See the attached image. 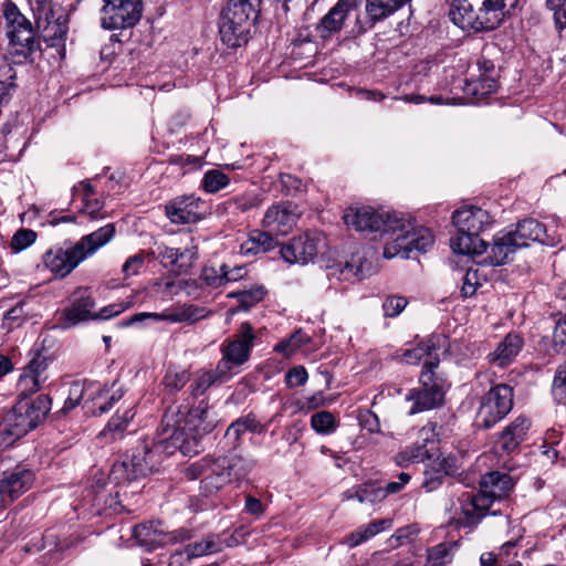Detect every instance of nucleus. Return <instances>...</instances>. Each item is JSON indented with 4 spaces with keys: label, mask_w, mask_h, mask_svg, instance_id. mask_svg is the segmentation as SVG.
I'll list each match as a JSON object with an SVG mask.
<instances>
[{
    "label": "nucleus",
    "mask_w": 566,
    "mask_h": 566,
    "mask_svg": "<svg viewBox=\"0 0 566 566\" xmlns=\"http://www.w3.org/2000/svg\"><path fill=\"white\" fill-rule=\"evenodd\" d=\"M553 395L558 401L566 398V361L556 370L553 381Z\"/></svg>",
    "instance_id": "obj_57"
},
{
    "label": "nucleus",
    "mask_w": 566,
    "mask_h": 566,
    "mask_svg": "<svg viewBox=\"0 0 566 566\" xmlns=\"http://www.w3.org/2000/svg\"><path fill=\"white\" fill-rule=\"evenodd\" d=\"M171 409L178 412L176 417V428L182 430L187 446H191V442L196 443L195 436H201L212 431L218 422L207 400L199 401L196 407L188 411L185 419L184 413L180 412L178 407H169L165 415Z\"/></svg>",
    "instance_id": "obj_16"
},
{
    "label": "nucleus",
    "mask_w": 566,
    "mask_h": 566,
    "mask_svg": "<svg viewBox=\"0 0 566 566\" xmlns=\"http://www.w3.org/2000/svg\"><path fill=\"white\" fill-rule=\"evenodd\" d=\"M226 462L227 472H229L230 480H242L253 469L254 461L243 458L241 455L220 457Z\"/></svg>",
    "instance_id": "obj_41"
},
{
    "label": "nucleus",
    "mask_w": 566,
    "mask_h": 566,
    "mask_svg": "<svg viewBox=\"0 0 566 566\" xmlns=\"http://www.w3.org/2000/svg\"><path fill=\"white\" fill-rule=\"evenodd\" d=\"M255 339L256 333L251 323H241L235 334L221 344L222 357L218 361L219 375L226 377L235 375V369L249 361Z\"/></svg>",
    "instance_id": "obj_8"
},
{
    "label": "nucleus",
    "mask_w": 566,
    "mask_h": 566,
    "mask_svg": "<svg viewBox=\"0 0 566 566\" xmlns=\"http://www.w3.org/2000/svg\"><path fill=\"white\" fill-rule=\"evenodd\" d=\"M265 290L262 286H255L250 290H244L231 293L230 296L239 300L240 306L248 310L263 300Z\"/></svg>",
    "instance_id": "obj_50"
},
{
    "label": "nucleus",
    "mask_w": 566,
    "mask_h": 566,
    "mask_svg": "<svg viewBox=\"0 0 566 566\" xmlns=\"http://www.w3.org/2000/svg\"><path fill=\"white\" fill-rule=\"evenodd\" d=\"M190 375L187 370H167L163 385L169 394L179 391L189 381Z\"/></svg>",
    "instance_id": "obj_48"
},
{
    "label": "nucleus",
    "mask_w": 566,
    "mask_h": 566,
    "mask_svg": "<svg viewBox=\"0 0 566 566\" xmlns=\"http://www.w3.org/2000/svg\"><path fill=\"white\" fill-rule=\"evenodd\" d=\"M400 213L396 211L380 212L370 207H349L345 210L343 220L346 226L357 231L380 232V237L386 245L391 237L387 231L389 223L394 216Z\"/></svg>",
    "instance_id": "obj_15"
},
{
    "label": "nucleus",
    "mask_w": 566,
    "mask_h": 566,
    "mask_svg": "<svg viewBox=\"0 0 566 566\" xmlns=\"http://www.w3.org/2000/svg\"><path fill=\"white\" fill-rule=\"evenodd\" d=\"M180 242L182 243L180 247L158 244L151 254L169 271L186 274L198 259V244L189 233H186Z\"/></svg>",
    "instance_id": "obj_12"
},
{
    "label": "nucleus",
    "mask_w": 566,
    "mask_h": 566,
    "mask_svg": "<svg viewBox=\"0 0 566 566\" xmlns=\"http://www.w3.org/2000/svg\"><path fill=\"white\" fill-rule=\"evenodd\" d=\"M76 192L82 193L83 208L82 212L88 214L92 219L102 218L101 210L103 208V202L98 199H92L91 196L94 195V189L90 182L82 181L77 187L74 188Z\"/></svg>",
    "instance_id": "obj_40"
},
{
    "label": "nucleus",
    "mask_w": 566,
    "mask_h": 566,
    "mask_svg": "<svg viewBox=\"0 0 566 566\" xmlns=\"http://www.w3.org/2000/svg\"><path fill=\"white\" fill-rule=\"evenodd\" d=\"M495 90L496 82L491 77L480 76L476 80H465L462 87V104H476Z\"/></svg>",
    "instance_id": "obj_31"
},
{
    "label": "nucleus",
    "mask_w": 566,
    "mask_h": 566,
    "mask_svg": "<svg viewBox=\"0 0 566 566\" xmlns=\"http://www.w3.org/2000/svg\"><path fill=\"white\" fill-rule=\"evenodd\" d=\"M34 481V473L21 465L6 470L0 475V504L6 506L27 492Z\"/></svg>",
    "instance_id": "obj_20"
},
{
    "label": "nucleus",
    "mask_w": 566,
    "mask_h": 566,
    "mask_svg": "<svg viewBox=\"0 0 566 566\" xmlns=\"http://www.w3.org/2000/svg\"><path fill=\"white\" fill-rule=\"evenodd\" d=\"M327 276L338 281L352 282L361 280L365 276L364 265L360 258L353 256L350 261L339 262L327 266Z\"/></svg>",
    "instance_id": "obj_34"
},
{
    "label": "nucleus",
    "mask_w": 566,
    "mask_h": 566,
    "mask_svg": "<svg viewBox=\"0 0 566 566\" xmlns=\"http://www.w3.org/2000/svg\"><path fill=\"white\" fill-rule=\"evenodd\" d=\"M135 415L134 407L126 408L123 412L117 411L99 432V438L105 439L106 442H114L122 439L128 423L134 419Z\"/></svg>",
    "instance_id": "obj_32"
},
{
    "label": "nucleus",
    "mask_w": 566,
    "mask_h": 566,
    "mask_svg": "<svg viewBox=\"0 0 566 566\" xmlns=\"http://www.w3.org/2000/svg\"><path fill=\"white\" fill-rule=\"evenodd\" d=\"M24 305L25 303L21 301L4 313L1 325L3 329L12 331L23 324L27 318Z\"/></svg>",
    "instance_id": "obj_47"
},
{
    "label": "nucleus",
    "mask_w": 566,
    "mask_h": 566,
    "mask_svg": "<svg viewBox=\"0 0 566 566\" xmlns=\"http://www.w3.org/2000/svg\"><path fill=\"white\" fill-rule=\"evenodd\" d=\"M277 245V241L269 232L254 230L240 245V253L243 255H255L268 252Z\"/></svg>",
    "instance_id": "obj_33"
},
{
    "label": "nucleus",
    "mask_w": 566,
    "mask_h": 566,
    "mask_svg": "<svg viewBox=\"0 0 566 566\" xmlns=\"http://www.w3.org/2000/svg\"><path fill=\"white\" fill-rule=\"evenodd\" d=\"M255 12L250 0H228L219 17V34L229 48L248 43Z\"/></svg>",
    "instance_id": "obj_5"
},
{
    "label": "nucleus",
    "mask_w": 566,
    "mask_h": 566,
    "mask_svg": "<svg viewBox=\"0 0 566 566\" xmlns=\"http://www.w3.org/2000/svg\"><path fill=\"white\" fill-rule=\"evenodd\" d=\"M46 369H48V358L45 356L38 354L24 367L23 371H25L28 375H31L32 377L39 379L40 381L44 382L48 379Z\"/></svg>",
    "instance_id": "obj_53"
},
{
    "label": "nucleus",
    "mask_w": 566,
    "mask_h": 566,
    "mask_svg": "<svg viewBox=\"0 0 566 566\" xmlns=\"http://www.w3.org/2000/svg\"><path fill=\"white\" fill-rule=\"evenodd\" d=\"M50 3L51 0L39 1L40 7L38 9V18L39 20L44 19V21L46 22L45 30L49 32V34L53 35L56 39H62L65 36L67 32V27L64 21L61 22V18L53 20L54 14Z\"/></svg>",
    "instance_id": "obj_38"
},
{
    "label": "nucleus",
    "mask_w": 566,
    "mask_h": 566,
    "mask_svg": "<svg viewBox=\"0 0 566 566\" xmlns=\"http://www.w3.org/2000/svg\"><path fill=\"white\" fill-rule=\"evenodd\" d=\"M387 231L391 237L384 245L386 259H408L412 251L427 252L434 242L430 229L417 227L415 220L402 212L392 217Z\"/></svg>",
    "instance_id": "obj_4"
},
{
    "label": "nucleus",
    "mask_w": 566,
    "mask_h": 566,
    "mask_svg": "<svg viewBox=\"0 0 566 566\" xmlns=\"http://www.w3.org/2000/svg\"><path fill=\"white\" fill-rule=\"evenodd\" d=\"M114 235L115 227L114 224L108 223L104 227H101L96 231L82 237L75 243V247L77 248V252L84 261L87 258L94 255L101 248L112 241Z\"/></svg>",
    "instance_id": "obj_28"
},
{
    "label": "nucleus",
    "mask_w": 566,
    "mask_h": 566,
    "mask_svg": "<svg viewBox=\"0 0 566 566\" xmlns=\"http://www.w3.org/2000/svg\"><path fill=\"white\" fill-rule=\"evenodd\" d=\"M35 239L36 233L33 230L20 229L12 237L11 249L17 252L22 251L34 243Z\"/></svg>",
    "instance_id": "obj_54"
},
{
    "label": "nucleus",
    "mask_w": 566,
    "mask_h": 566,
    "mask_svg": "<svg viewBox=\"0 0 566 566\" xmlns=\"http://www.w3.org/2000/svg\"><path fill=\"white\" fill-rule=\"evenodd\" d=\"M407 306V300L402 296H389L382 304L384 315L395 317L399 315Z\"/></svg>",
    "instance_id": "obj_58"
},
{
    "label": "nucleus",
    "mask_w": 566,
    "mask_h": 566,
    "mask_svg": "<svg viewBox=\"0 0 566 566\" xmlns=\"http://www.w3.org/2000/svg\"><path fill=\"white\" fill-rule=\"evenodd\" d=\"M221 549V542L216 535H208L202 541L189 544L185 552L189 558H196L203 555L217 553Z\"/></svg>",
    "instance_id": "obj_42"
},
{
    "label": "nucleus",
    "mask_w": 566,
    "mask_h": 566,
    "mask_svg": "<svg viewBox=\"0 0 566 566\" xmlns=\"http://www.w3.org/2000/svg\"><path fill=\"white\" fill-rule=\"evenodd\" d=\"M311 427L319 434H329L337 428L334 415L329 411H319L311 417Z\"/></svg>",
    "instance_id": "obj_44"
},
{
    "label": "nucleus",
    "mask_w": 566,
    "mask_h": 566,
    "mask_svg": "<svg viewBox=\"0 0 566 566\" xmlns=\"http://www.w3.org/2000/svg\"><path fill=\"white\" fill-rule=\"evenodd\" d=\"M531 422L523 416L516 417L500 434L499 444L501 449L510 453L515 450L525 439Z\"/></svg>",
    "instance_id": "obj_29"
},
{
    "label": "nucleus",
    "mask_w": 566,
    "mask_h": 566,
    "mask_svg": "<svg viewBox=\"0 0 566 566\" xmlns=\"http://www.w3.org/2000/svg\"><path fill=\"white\" fill-rule=\"evenodd\" d=\"M189 480L201 479V491L211 495L231 482L226 462L221 458L206 457L186 468Z\"/></svg>",
    "instance_id": "obj_13"
},
{
    "label": "nucleus",
    "mask_w": 566,
    "mask_h": 566,
    "mask_svg": "<svg viewBox=\"0 0 566 566\" xmlns=\"http://www.w3.org/2000/svg\"><path fill=\"white\" fill-rule=\"evenodd\" d=\"M326 248V239L319 232H306L293 238L280 250L282 258L290 264H308Z\"/></svg>",
    "instance_id": "obj_17"
},
{
    "label": "nucleus",
    "mask_w": 566,
    "mask_h": 566,
    "mask_svg": "<svg viewBox=\"0 0 566 566\" xmlns=\"http://www.w3.org/2000/svg\"><path fill=\"white\" fill-rule=\"evenodd\" d=\"M308 379V374L303 366L291 368L285 375V382L289 387L303 386Z\"/></svg>",
    "instance_id": "obj_62"
},
{
    "label": "nucleus",
    "mask_w": 566,
    "mask_h": 566,
    "mask_svg": "<svg viewBox=\"0 0 566 566\" xmlns=\"http://www.w3.org/2000/svg\"><path fill=\"white\" fill-rule=\"evenodd\" d=\"M231 377L221 376L218 373V365L212 371H205L200 374L195 384L191 385L192 394L195 396L202 395L208 388H210L216 381H227Z\"/></svg>",
    "instance_id": "obj_45"
},
{
    "label": "nucleus",
    "mask_w": 566,
    "mask_h": 566,
    "mask_svg": "<svg viewBox=\"0 0 566 566\" xmlns=\"http://www.w3.org/2000/svg\"><path fill=\"white\" fill-rule=\"evenodd\" d=\"M513 408V388L497 384L481 398L474 419L476 429H490L504 419Z\"/></svg>",
    "instance_id": "obj_10"
},
{
    "label": "nucleus",
    "mask_w": 566,
    "mask_h": 566,
    "mask_svg": "<svg viewBox=\"0 0 566 566\" xmlns=\"http://www.w3.org/2000/svg\"><path fill=\"white\" fill-rule=\"evenodd\" d=\"M200 280L210 287H219L227 283V274L224 273V264L219 266L209 265L203 268Z\"/></svg>",
    "instance_id": "obj_49"
},
{
    "label": "nucleus",
    "mask_w": 566,
    "mask_h": 566,
    "mask_svg": "<svg viewBox=\"0 0 566 566\" xmlns=\"http://www.w3.org/2000/svg\"><path fill=\"white\" fill-rule=\"evenodd\" d=\"M85 397V387L80 384H73L69 390V397L64 402L62 408L63 412H69L74 409L81 401V399Z\"/></svg>",
    "instance_id": "obj_61"
},
{
    "label": "nucleus",
    "mask_w": 566,
    "mask_h": 566,
    "mask_svg": "<svg viewBox=\"0 0 566 566\" xmlns=\"http://www.w3.org/2000/svg\"><path fill=\"white\" fill-rule=\"evenodd\" d=\"M361 3L363 0H338L317 23L318 36L326 40L339 33L346 20L359 10Z\"/></svg>",
    "instance_id": "obj_19"
},
{
    "label": "nucleus",
    "mask_w": 566,
    "mask_h": 566,
    "mask_svg": "<svg viewBox=\"0 0 566 566\" xmlns=\"http://www.w3.org/2000/svg\"><path fill=\"white\" fill-rule=\"evenodd\" d=\"M50 408L51 399L46 395H40L33 401L20 399L0 421V449L12 446L35 428Z\"/></svg>",
    "instance_id": "obj_3"
},
{
    "label": "nucleus",
    "mask_w": 566,
    "mask_h": 566,
    "mask_svg": "<svg viewBox=\"0 0 566 566\" xmlns=\"http://www.w3.org/2000/svg\"><path fill=\"white\" fill-rule=\"evenodd\" d=\"M296 205L283 202L271 206L263 218V226L276 234H286L298 219Z\"/></svg>",
    "instance_id": "obj_24"
},
{
    "label": "nucleus",
    "mask_w": 566,
    "mask_h": 566,
    "mask_svg": "<svg viewBox=\"0 0 566 566\" xmlns=\"http://www.w3.org/2000/svg\"><path fill=\"white\" fill-rule=\"evenodd\" d=\"M387 497L384 486L375 483H366L361 485V491L358 492L359 503H376Z\"/></svg>",
    "instance_id": "obj_52"
},
{
    "label": "nucleus",
    "mask_w": 566,
    "mask_h": 566,
    "mask_svg": "<svg viewBox=\"0 0 566 566\" xmlns=\"http://www.w3.org/2000/svg\"><path fill=\"white\" fill-rule=\"evenodd\" d=\"M517 242L523 243V248L528 247L530 242L542 241L545 235V227L535 219H525L516 224L512 230Z\"/></svg>",
    "instance_id": "obj_35"
},
{
    "label": "nucleus",
    "mask_w": 566,
    "mask_h": 566,
    "mask_svg": "<svg viewBox=\"0 0 566 566\" xmlns=\"http://www.w3.org/2000/svg\"><path fill=\"white\" fill-rule=\"evenodd\" d=\"M153 287L157 294H161L167 297H172L180 290V285L171 280H157L153 284Z\"/></svg>",
    "instance_id": "obj_64"
},
{
    "label": "nucleus",
    "mask_w": 566,
    "mask_h": 566,
    "mask_svg": "<svg viewBox=\"0 0 566 566\" xmlns=\"http://www.w3.org/2000/svg\"><path fill=\"white\" fill-rule=\"evenodd\" d=\"M209 312L205 307L193 304H178L174 307L166 308L161 313H137L123 323L124 326H130L146 321L161 322L166 321L172 324L186 323L193 324L206 318Z\"/></svg>",
    "instance_id": "obj_18"
},
{
    "label": "nucleus",
    "mask_w": 566,
    "mask_h": 566,
    "mask_svg": "<svg viewBox=\"0 0 566 566\" xmlns=\"http://www.w3.org/2000/svg\"><path fill=\"white\" fill-rule=\"evenodd\" d=\"M43 384L44 382L23 371L18 380L20 396H23L21 399H28V396L36 392Z\"/></svg>",
    "instance_id": "obj_55"
},
{
    "label": "nucleus",
    "mask_w": 566,
    "mask_h": 566,
    "mask_svg": "<svg viewBox=\"0 0 566 566\" xmlns=\"http://www.w3.org/2000/svg\"><path fill=\"white\" fill-rule=\"evenodd\" d=\"M310 340L301 329L293 333L289 338L275 345L274 350L289 357L293 355L303 344Z\"/></svg>",
    "instance_id": "obj_46"
},
{
    "label": "nucleus",
    "mask_w": 566,
    "mask_h": 566,
    "mask_svg": "<svg viewBox=\"0 0 566 566\" xmlns=\"http://www.w3.org/2000/svg\"><path fill=\"white\" fill-rule=\"evenodd\" d=\"M514 488L513 479L497 471L483 475L480 480V491L476 495L470 496L473 510L462 511V527H474L495 500H503L509 496Z\"/></svg>",
    "instance_id": "obj_6"
},
{
    "label": "nucleus",
    "mask_w": 566,
    "mask_h": 566,
    "mask_svg": "<svg viewBox=\"0 0 566 566\" xmlns=\"http://www.w3.org/2000/svg\"><path fill=\"white\" fill-rule=\"evenodd\" d=\"M84 408L93 416L106 413L123 397L122 390L111 392L105 386L85 382Z\"/></svg>",
    "instance_id": "obj_25"
},
{
    "label": "nucleus",
    "mask_w": 566,
    "mask_h": 566,
    "mask_svg": "<svg viewBox=\"0 0 566 566\" xmlns=\"http://www.w3.org/2000/svg\"><path fill=\"white\" fill-rule=\"evenodd\" d=\"M524 345L521 335L515 333L507 334L488 355L489 363L501 368L510 366L520 354Z\"/></svg>",
    "instance_id": "obj_27"
},
{
    "label": "nucleus",
    "mask_w": 566,
    "mask_h": 566,
    "mask_svg": "<svg viewBox=\"0 0 566 566\" xmlns=\"http://www.w3.org/2000/svg\"><path fill=\"white\" fill-rule=\"evenodd\" d=\"M145 256L143 252H139L133 256H129L122 266V271L125 276H132L139 273V270L144 265Z\"/></svg>",
    "instance_id": "obj_63"
},
{
    "label": "nucleus",
    "mask_w": 566,
    "mask_h": 566,
    "mask_svg": "<svg viewBox=\"0 0 566 566\" xmlns=\"http://www.w3.org/2000/svg\"><path fill=\"white\" fill-rule=\"evenodd\" d=\"M264 427L255 419L253 415L240 417L233 421L226 431V437L233 443H237L245 432L262 433Z\"/></svg>",
    "instance_id": "obj_37"
},
{
    "label": "nucleus",
    "mask_w": 566,
    "mask_h": 566,
    "mask_svg": "<svg viewBox=\"0 0 566 566\" xmlns=\"http://www.w3.org/2000/svg\"><path fill=\"white\" fill-rule=\"evenodd\" d=\"M507 0H462V30L490 31L500 25ZM513 2L515 0H512Z\"/></svg>",
    "instance_id": "obj_11"
},
{
    "label": "nucleus",
    "mask_w": 566,
    "mask_h": 566,
    "mask_svg": "<svg viewBox=\"0 0 566 566\" xmlns=\"http://www.w3.org/2000/svg\"><path fill=\"white\" fill-rule=\"evenodd\" d=\"M433 352H436V345L429 339L411 349L405 350L401 355V360L410 365L423 361V370L419 377L420 387L411 389L406 398L412 402L409 409L410 415L441 406L444 392L450 387L449 381L436 371L439 366V359L433 355Z\"/></svg>",
    "instance_id": "obj_2"
},
{
    "label": "nucleus",
    "mask_w": 566,
    "mask_h": 566,
    "mask_svg": "<svg viewBox=\"0 0 566 566\" xmlns=\"http://www.w3.org/2000/svg\"><path fill=\"white\" fill-rule=\"evenodd\" d=\"M434 426L429 423L419 430L418 440L410 447L401 450L395 457V462L399 467H408L412 463L423 462L433 457L436 448Z\"/></svg>",
    "instance_id": "obj_22"
},
{
    "label": "nucleus",
    "mask_w": 566,
    "mask_h": 566,
    "mask_svg": "<svg viewBox=\"0 0 566 566\" xmlns=\"http://www.w3.org/2000/svg\"><path fill=\"white\" fill-rule=\"evenodd\" d=\"M546 6L553 12L557 28H566V0H547Z\"/></svg>",
    "instance_id": "obj_59"
},
{
    "label": "nucleus",
    "mask_w": 566,
    "mask_h": 566,
    "mask_svg": "<svg viewBox=\"0 0 566 566\" xmlns=\"http://www.w3.org/2000/svg\"><path fill=\"white\" fill-rule=\"evenodd\" d=\"M523 248V243L517 242L512 230H502L497 232L491 244L489 259L493 265H502L512 260V255Z\"/></svg>",
    "instance_id": "obj_26"
},
{
    "label": "nucleus",
    "mask_w": 566,
    "mask_h": 566,
    "mask_svg": "<svg viewBox=\"0 0 566 566\" xmlns=\"http://www.w3.org/2000/svg\"><path fill=\"white\" fill-rule=\"evenodd\" d=\"M418 533L419 527L416 524L398 528L396 533L389 538V545L391 547L399 546L406 541H409L412 537H415Z\"/></svg>",
    "instance_id": "obj_60"
},
{
    "label": "nucleus",
    "mask_w": 566,
    "mask_h": 566,
    "mask_svg": "<svg viewBox=\"0 0 566 566\" xmlns=\"http://www.w3.org/2000/svg\"><path fill=\"white\" fill-rule=\"evenodd\" d=\"M177 413L171 409L163 416L157 441L143 440L112 465L108 483L123 486L150 474L157 470L164 453L172 454L180 450L184 455H189L198 452L199 446H187L182 430L176 428Z\"/></svg>",
    "instance_id": "obj_1"
},
{
    "label": "nucleus",
    "mask_w": 566,
    "mask_h": 566,
    "mask_svg": "<svg viewBox=\"0 0 566 566\" xmlns=\"http://www.w3.org/2000/svg\"><path fill=\"white\" fill-rule=\"evenodd\" d=\"M93 307V298L91 296H82L77 298L69 310L65 311V318L72 325H75L82 321L95 318V315L92 314Z\"/></svg>",
    "instance_id": "obj_39"
},
{
    "label": "nucleus",
    "mask_w": 566,
    "mask_h": 566,
    "mask_svg": "<svg viewBox=\"0 0 566 566\" xmlns=\"http://www.w3.org/2000/svg\"><path fill=\"white\" fill-rule=\"evenodd\" d=\"M4 17L7 20L6 34L9 39L8 52L14 63H23L40 49V42L35 39L31 23L18 11L15 6H8Z\"/></svg>",
    "instance_id": "obj_7"
},
{
    "label": "nucleus",
    "mask_w": 566,
    "mask_h": 566,
    "mask_svg": "<svg viewBox=\"0 0 566 566\" xmlns=\"http://www.w3.org/2000/svg\"><path fill=\"white\" fill-rule=\"evenodd\" d=\"M44 266L59 277L69 275L81 262H83L75 244L72 248H50L42 256Z\"/></svg>",
    "instance_id": "obj_23"
},
{
    "label": "nucleus",
    "mask_w": 566,
    "mask_h": 566,
    "mask_svg": "<svg viewBox=\"0 0 566 566\" xmlns=\"http://www.w3.org/2000/svg\"><path fill=\"white\" fill-rule=\"evenodd\" d=\"M160 525V522L139 524L134 527V537L138 544L147 551H153L158 546L167 545L166 532L159 528Z\"/></svg>",
    "instance_id": "obj_30"
},
{
    "label": "nucleus",
    "mask_w": 566,
    "mask_h": 566,
    "mask_svg": "<svg viewBox=\"0 0 566 566\" xmlns=\"http://www.w3.org/2000/svg\"><path fill=\"white\" fill-rule=\"evenodd\" d=\"M101 27L105 30L133 28L142 18V0H103Z\"/></svg>",
    "instance_id": "obj_14"
},
{
    "label": "nucleus",
    "mask_w": 566,
    "mask_h": 566,
    "mask_svg": "<svg viewBox=\"0 0 566 566\" xmlns=\"http://www.w3.org/2000/svg\"><path fill=\"white\" fill-rule=\"evenodd\" d=\"M410 0H367L366 12L373 23L381 21L400 8H402Z\"/></svg>",
    "instance_id": "obj_36"
},
{
    "label": "nucleus",
    "mask_w": 566,
    "mask_h": 566,
    "mask_svg": "<svg viewBox=\"0 0 566 566\" xmlns=\"http://www.w3.org/2000/svg\"><path fill=\"white\" fill-rule=\"evenodd\" d=\"M229 184L227 175L219 170H209L205 174L202 186L207 192L214 193Z\"/></svg>",
    "instance_id": "obj_51"
},
{
    "label": "nucleus",
    "mask_w": 566,
    "mask_h": 566,
    "mask_svg": "<svg viewBox=\"0 0 566 566\" xmlns=\"http://www.w3.org/2000/svg\"><path fill=\"white\" fill-rule=\"evenodd\" d=\"M493 219L486 209L469 202H462V255H481L488 243L480 234L488 230Z\"/></svg>",
    "instance_id": "obj_9"
},
{
    "label": "nucleus",
    "mask_w": 566,
    "mask_h": 566,
    "mask_svg": "<svg viewBox=\"0 0 566 566\" xmlns=\"http://www.w3.org/2000/svg\"><path fill=\"white\" fill-rule=\"evenodd\" d=\"M165 211L172 223H193L205 216V202L195 195L178 196L166 205Z\"/></svg>",
    "instance_id": "obj_21"
},
{
    "label": "nucleus",
    "mask_w": 566,
    "mask_h": 566,
    "mask_svg": "<svg viewBox=\"0 0 566 566\" xmlns=\"http://www.w3.org/2000/svg\"><path fill=\"white\" fill-rule=\"evenodd\" d=\"M458 549L457 542L441 543L430 548L428 552V563L430 566H441L450 563Z\"/></svg>",
    "instance_id": "obj_43"
},
{
    "label": "nucleus",
    "mask_w": 566,
    "mask_h": 566,
    "mask_svg": "<svg viewBox=\"0 0 566 566\" xmlns=\"http://www.w3.org/2000/svg\"><path fill=\"white\" fill-rule=\"evenodd\" d=\"M552 346L556 353L566 354V317L556 323Z\"/></svg>",
    "instance_id": "obj_56"
}]
</instances>
